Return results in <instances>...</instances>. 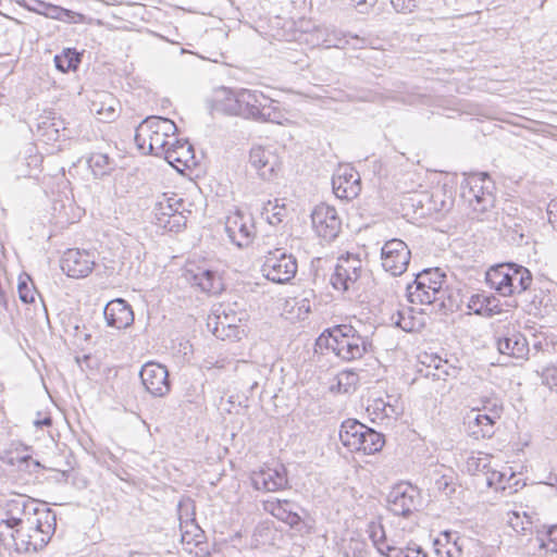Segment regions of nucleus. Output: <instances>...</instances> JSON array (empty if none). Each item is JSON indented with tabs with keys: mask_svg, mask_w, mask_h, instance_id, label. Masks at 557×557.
<instances>
[{
	"mask_svg": "<svg viewBox=\"0 0 557 557\" xmlns=\"http://www.w3.org/2000/svg\"><path fill=\"white\" fill-rule=\"evenodd\" d=\"M272 103L273 100L258 90L221 88L214 92L210 110L212 114L238 115L273 122L277 117V111Z\"/></svg>",
	"mask_w": 557,
	"mask_h": 557,
	"instance_id": "1",
	"label": "nucleus"
},
{
	"mask_svg": "<svg viewBox=\"0 0 557 557\" xmlns=\"http://www.w3.org/2000/svg\"><path fill=\"white\" fill-rule=\"evenodd\" d=\"M317 346L332 350L343 361H354L373 351L372 342L362 336L352 325L339 324L325 330L318 338Z\"/></svg>",
	"mask_w": 557,
	"mask_h": 557,
	"instance_id": "2",
	"label": "nucleus"
},
{
	"mask_svg": "<svg viewBox=\"0 0 557 557\" xmlns=\"http://www.w3.org/2000/svg\"><path fill=\"white\" fill-rule=\"evenodd\" d=\"M445 282L446 274L440 268L425 269L407 285L408 300L412 304L437 305L442 309L445 307L447 296Z\"/></svg>",
	"mask_w": 557,
	"mask_h": 557,
	"instance_id": "3",
	"label": "nucleus"
},
{
	"mask_svg": "<svg viewBox=\"0 0 557 557\" xmlns=\"http://www.w3.org/2000/svg\"><path fill=\"white\" fill-rule=\"evenodd\" d=\"M9 515L2 522L12 532L20 528L33 529L34 525L35 535L42 533L49 535L53 531L50 520L54 522L55 516L52 515L50 509H39L32 500L12 502Z\"/></svg>",
	"mask_w": 557,
	"mask_h": 557,
	"instance_id": "4",
	"label": "nucleus"
},
{
	"mask_svg": "<svg viewBox=\"0 0 557 557\" xmlns=\"http://www.w3.org/2000/svg\"><path fill=\"white\" fill-rule=\"evenodd\" d=\"M487 284L504 297L520 295L532 284L529 269L516 263L498 264L486 273Z\"/></svg>",
	"mask_w": 557,
	"mask_h": 557,
	"instance_id": "5",
	"label": "nucleus"
},
{
	"mask_svg": "<svg viewBox=\"0 0 557 557\" xmlns=\"http://www.w3.org/2000/svg\"><path fill=\"white\" fill-rule=\"evenodd\" d=\"M494 189L492 176H465L460 184V196L471 207L472 219H485L484 214L494 207Z\"/></svg>",
	"mask_w": 557,
	"mask_h": 557,
	"instance_id": "6",
	"label": "nucleus"
},
{
	"mask_svg": "<svg viewBox=\"0 0 557 557\" xmlns=\"http://www.w3.org/2000/svg\"><path fill=\"white\" fill-rule=\"evenodd\" d=\"M339 440L350 451H361L366 455L380 451L385 443L383 434L351 419L342 423Z\"/></svg>",
	"mask_w": 557,
	"mask_h": 557,
	"instance_id": "7",
	"label": "nucleus"
},
{
	"mask_svg": "<svg viewBox=\"0 0 557 557\" xmlns=\"http://www.w3.org/2000/svg\"><path fill=\"white\" fill-rule=\"evenodd\" d=\"M298 270L297 259L282 248L269 251L262 264L263 275L271 282L285 284L290 282Z\"/></svg>",
	"mask_w": 557,
	"mask_h": 557,
	"instance_id": "8",
	"label": "nucleus"
},
{
	"mask_svg": "<svg viewBox=\"0 0 557 557\" xmlns=\"http://www.w3.org/2000/svg\"><path fill=\"white\" fill-rule=\"evenodd\" d=\"M363 273L361 259L352 253L342 255L335 264L331 284L336 290L348 292L358 289V282Z\"/></svg>",
	"mask_w": 557,
	"mask_h": 557,
	"instance_id": "9",
	"label": "nucleus"
},
{
	"mask_svg": "<svg viewBox=\"0 0 557 557\" xmlns=\"http://www.w3.org/2000/svg\"><path fill=\"white\" fill-rule=\"evenodd\" d=\"M410 258L407 244L398 238L387 240L381 249L382 267L393 276L401 275L407 270Z\"/></svg>",
	"mask_w": 557,
	"mask_h": 557,
	"instance_id": "10",
	"label": "nucleus"
},
{
	"mask_svg": "<svg viewBox=\"0 0 557 557\" xmlns=\"http://www.w3.org/2000/svg\"><path fill=\"white\" fill-rule=\"evenodd\" d=\"M224 230L231 243L239 248L247 247L255 237L252 216L240 210H235L226 216Z\"/></svg>",
	"mask_w": 557,
	"mask_h": 557,
	"instance_id": "11",
	"label": "nucleus"
},
{
	"mask_svg": "<svg viewBox=\"0 0 557 557\" xmlns=\"http://www.w3.org/2000/svg\"><path fill=\"white\" fill-rule=\"evenodd\" d=\"M421 503L417 487L409 483H400L392 488L387 496L388 509L396 516L408 517Z\"/></svg>",
	"mask_w": 557,
	"mask_h": 557,
	"instance_id": "12",
	"label": "nucleus"
},
{
	"mask_svg": "<svg viewBox=\"0 0 557 557\" xmlns=\"http://www.w3.org/2000/svg\"><path fill=\"white\" fill-rule=\"evenodd\" d=\"M311 222L318 236L327 242L334 240L342 228V220L336 209L326 203L315 206L311 213Z\"/></svg>",
	"mask_w": 557,
	"mask_h": 557,
	"instance_id": "13",
	"label": "nucleus"
},
{
	"mask_svg": "<svg viewBox=\"0 0 557 557\" xmlns=\"http://www.w3.org/2000/svg\"><path fill=\"white\" fill-rule=\"evenodd\" d=\"M95 256L87 250L67 249L61 260L62 271L70 277L81 278L91 273L95 267Z\"/></svg>",
	"mask_w": 557,
	"mask_h": 557,
	"instance_id": "14",
	"label": "nucleus"
},
{
	"mask_svg": "<svg viewBox=\"0 0 557 557\" xmlns=\"http://www.w3.org/2000/svg\"><path fill=\"white\" fill-rule=\"evenodd\" d=\"M139 375L147 392L152 396L163 397L170 392L171 385L166 367L157 362H147L143 366Z\"/></svg>",
	"mask_w": 557,
	"mask_h": 557,
	"instance_id": "15",
	"label": "nucleus"
},
{
	"mask_svg": "<svg viewBox=\"0 0 557 557\" xmlns=\"http://www.w3.org/2000/svg\"><path fill=\"white\" fill-rule=\"evenodd\" d=\"M135 143L140 151L154 156L165 153V147L169 145L168 138L159 132L157 133L144 121L136 128Z\"/></svg>",
	"mask_w": 557,
	"mask_h": 557,
	"instance_id": "16",
	"label": "nucleus"
},
{
	"mask_svg": "<svg viewBox=\"0 0 557 557\" xmlns=\"http://www.w3.org/2000/svg\"><path fill=\"white\" fill-rule=\"evenodd\" d=\"M107 324L111 327L122 330L134 323L132 307L122 298L109 301L103 310Z\"/></svg>",
	"mask_w": 557,
	"mask_h": 557,
	"instance_id": "17",
	"label": "nucleus"
},
{
	"mask_svg": "<svg viewBox=\"0 0 557 557\" xmlns=\"http://www.w3.org/2000/svg\"><path fill=\"white\" fill-rule=\"evenodd\" d=\"M252 486L258 491L275 492L287 484V478L284 469H260L253 471L250 475Z\"/></svg>",
	"mask_w": 557,
	"mask_h": 557,
	"instance_id": "18",
	"label": "nucleus"
},
{
	"mask_svg": "<svg viewBox=\"0 0 557 557\" xmlns=\"http://www.w3.org/2000/svg\"><path fill=\"white\" fill-rule=\"evenodd\" d=\"M497 411L492 417L482 413L479 409H472L468 416V434L475 440L491 438L495 433Z\"/></svg>",
	"mask_w": 557,
	"mask_h": 557,
	"instance_id": "19",
	"label": "nucleus"
},
{
	"mask_svg": "<svg viewBox=\"0 0 557 557\" xmlns=\"http://www.w3.org/2000/svg\"><path fill=\"white\" fill-rule=\"evenodd\" d=\"M497 349L502 355L516 359L527 358L530 349L527 338L523 334L516 331L507 333L497 339Z\"/></svg>",
	"mask_w": 557,
	"mask_h": 557,
	"instance_id": "20",
	"label": "nucleus"
},
{
	"mask_svg": "<svg viewBox=\"0 0 557 557\" xmlns=\"http://www.w3.org/2000/svg\"><path fill=\"white\" fill-rule=\"evenodd\" d=\"M33 528H35V525ZM10 536L17 552H36L44 547L50 539V534L46 535L42 533L35 535L34 529L27 528L16 529L15 532H11Z\"/></svg>",
	"mask_w": 557,
	"mask_h": 557,
	"instance_id": "21",
	"label": "nucleus"
},
{
	"mask_svg": "<svg viewBox=\"0 0 557 557\" xmlns=\"http://www.w3.org/2000/svg\"><path fill=\"white\" fill-rule=\"evenodd\" d=\"M249 163L251 166L261 171L260 174H273L280 170V161L275 153L261 146H256L250 149Z\"/></svg>",
	"mask_w": 557,
	"mask_h": 557,
	"instance_id": "22",
	"label": "nucleus"
},
{
	"mask_svg": "<svg viewBox=\"0 0 557 557\" xmlns=\"http://www.w3.org/2000/svg\"><path fill=\"white\" fill-rule=\"evenodd\" d=\"M334 195L342 200H352L361 191V176H332Z\"/></svg>",
	"mask_w": 557,
	"mask_h": 557,
	"instance_id": "23",
	"label": "nucleus"
},
{
	"mask_svg": "<svg viewBox=\"0 0 557 557\" xmlns=\"http://www.w3.org/2000/svg\"><path fill=\"white\" fill-rule=\"evenodd\" d=\"M469 309L475 314L483 317H494L499 314L503 310L499 300L494 296H486L483 294H475L470 297Z\"/></svg>",
	"mask_w": 557,
	"mask_h": 557,
	"instance_id": "24",
	"label": "nucleus"
},
{
	"mask_svg": "<svg viewBox=\"0 0 557 557\" xmlns=\"http://www.w3.org/2000/svg\"><path fill=\"white\" fill-rule=\"evenodd\" d=\"M100 98L91 102V111H95L103 122L113 121L117 116L119 101L110 94H103Z\"/></svg>",
	"mask_w": 557,
	"mask_h": 557,
	"instance_id": "25",
	"label": "nucleus"
},
{
	"mask_svg": "<svg viewBox=\"0 0 557 557\" xmlns=\"http://www.w3.org/2000/svg\"><path fill=\"white\" fill-rule=\"evenodd\" d=\"M367 533L381 555L388 556L395 547L387 541L384 527L380 521H370Z\"/></svg>",
	"mask_w": 557,
	"mask_h": 557,
	"instance_id": "26",
	"label": "nucleus"
},
{
	"mask_svg": "<svg viewBox=\"0 0 557 557\" xmlns=\"http://www.w3.org/2000/svg\"><path fill=\"white\" fill-rule=\"evenodd\" d=\"M193 284L200 287L202 292L216 294L222 289L220 276L210 270H199L193 275Z\"/></svg>",
	"mask_w": 557,
	"mask_h": 557,
	"instance_id": "27",
	"label": "nucleus"
},
{
	"mask_svg": "<svg viewBox=\"0 0 557 557\" xmlns=\"http://www.w3.org/2000/svg\"><path fill=\"white\" fill-rule=\"evenodd\" d=\"M81 61V53L71 48H66L61 54L54 55L55 67L62 73L75 71L78 67Z\"/></svg>",
	"mask_w": 557,
	"mask_h": 557,
	"instance_id": "28",
	"label": "nucleus"
},
{
	"mask_svg": "<svg viewBox=\"0 0 557 557\" xmlns=\"http://www.w3.org/2000/svg\"><path fill=\"white\" fill-rule=\"evenodd\" d=\"M87 164L92 174H110L115 171V162L108 154L101 152L91 153Z\"/></svg>",
	"mask_w": 557,
	"mask_h": 557,
	"instance_id": "29",
	"label": "nucleus"
},
{
	"mask_svg": "<svg viewBox=\"0 0 557 557\" xmlns=\"http://www.w3.org/2000/svg\"><path fill=\"white\" fill-rule=\"evenodd\" d=\"M272 515L292 528L297 527L301 522L300 516L290 509L288 500H278L273 505Z\"/></svg>",
	"mask_w": 557,
	"mask_h": 557,
	"instance_id": "30",
	"label": "nucleus"
},
{
	"mask_svg": "<svg viewBox=\"0 0 557 557\" xmlns=\"http://www.w3.org/2000/svg\"><path fill=\"white\" fill-rule=\"evenodd\" d=\"M180 529L182 532V542H186L188 544L194 543L195 545L201 543L203 531L196 523V520H184V516H182Z\"/></svg>",
	"mask_w": 557,
	"mask_h": 557,
	"instance_id": "31",
	"label": "nucleus"
},
{
	"mask_svg": "<svg viewBox=\"0 0 557 557\" xmlns=\"http://www.w3.org/2000/svg\"><path fill=\"white\" fill-rule=\"evenodd\" d=\"M193 152V147L188 143H178L176 145H172V148L165 150L164 160L169 164H173L174 162L183 163L185 166L188 162V157Z\"/></svg>",
	"mask_w": 557,
	"mask_h": 557,
	"instance_id": "32",
	"label": "nucleus"
},
{
	"mask_svg": "<svg viewBox=\"0 0 557 557\" xmlns=\"http://www.w3.org/2000/svg\"><path fill=\"white\" fill-rule=\"evenodd\" d=\"M213 327L212 332L216 338H220L222 341L225 339H239L240 333L243 330H240V326L238 324H228V322L224 320H213Z\"/></svg>",
	"mask_w": 557,
	"mask_h": 557,
	"instance_id": "33",
	"label": "nucleus"
},
{
	"mask_svg": "<svg viewBox=\"0 0 557 557\" xmlns=\"http://www.w3.org/2000/svg\"><path fill=\"white\" fill-rule=\"evenodd\" d=\"M486 484L490 487H495L496 490H506L507 487L517 485L518 481L512 472L507 476L506 472L493 470L486 473Z\"/></svg>",
	"mask_w": 557,
	"mask_h": 557,
	"instance_id": "34",
	"label": "nucleus"
},
{
	"mask_svg": "<svg viewBox=\"0 0 557 557\" xmlns=\"http://www.w3.org/2000/svg\"><path fill=\"white\" fill-rule=\"evenodd\" d=\"M391 322L405 332H413L419 322L411 315V309H403L391 315Z\"/></svg>",
	"mask_w": 557,
	"mask_h": 557,
	"instance_id": "35",
	"label": "nucleus"
},
{
	"mask_svg": "<svg viewBox=\"0 0 557 557\" xmlns=\"http://www.w3.org/2000/svg\"><path fill=\"white\" fill-rule=\"evenodd\" d=\"M539 547L545 553H557V525H549L543 532H537Z\"/></svg>",
	"mask_w": 557,
	"mask_h": 557,
	"instance_id": "36",
	"label": "nucleus"
},
{
	"mask_svg": "<svg viewBox=\"0 0 557 557\" xmlns=\"http://www.w3.org/2000/svg\"><path fill=\"white\" fill-rule=\"evenodd\" d=\"M146 124H148L151 128H153L157 133L159 132L165 138L171 135H174L176 132V125L173 121L166 117L161 116H148L144 120Z\"/></svg>",
	"mask_w": 557,
	"mask_h": 557,
	"instance_id": "37",
	"label": "nucleus"
},
{
	"mask_svg": "<svg viewBox=\"0 0 557 557\" xmlns=\"http://www.w3.org/2000/svg\"><path fill=\"white\" fill-rule=\"evenodd\" d=\"M262 214L267 215V220L271 225H277L286 216V207L284 203L280 205L278 199H275L274 202L269 200L263 207Z\"/></svg>",
	"mask_w": 557,
	"mask_h": 557,
	"instance_id": "38",
	"label": "nucleus"
},
{
	"mask_svg": "<svg viewBox=\"0 0 557 557\" xmlns=\"http://www.w3.org/2000/svg\"><path fill=\"white\" fill-rule=\"evenodd\" d=\"M503 225L508 233H511V239L513 242L523 239L525 222L522 219L507 214L503 218Z\"/></svg>",
	"mask_w": 557,
	"mask_h": 557,
	"instance_id": "39",
	"label": "nucleus"
},
{
	"mask_svg": "<svg viewBox=\"0 0 557 557\" xmlns=\"http://www.w3.org/2000/svg\"><path fill=\"white\" fill-rule=\"evenodd\" d=\"M447 539V543L441 545L438 542L436 543L438 547L436 548L437 554L441 557H462V544L458 542L459 537H456L454 542H450L451 534H445Z\"/></svg>",
	"mask_w": 557,
	"mask_h": 557,
	"instance_id": "40",
	"label": "nucleus"
},
{
	"mask_svg": "<svg viewBox=\"0 0 557 557\" xmlns=\"http://www.w3.org/2000/svg\"><path fill=\"white\" fill-rule=\"evenodd\" d=\"M17 292L20 299L25 304L34 302L35 300V287L28 275L20 276Z\"/></svg>",
	"mask_w": 557,
	"mask_h": 557,
	"instance_id": "41",
	"label": "nucleus"
},
{
	"mask_svg": "<svg viewBox=\"0 0 557 557\" xmlns=\"http://www.w3.org/2000/svg\"><path fill=\"white\" fill-rule=\"evenodd\" d=\"M337 379L338 389L344 393H348L350 388L355 389L359 382L358 374L354 371H342Z\"/></svg>",
	"mask_w": 557,
	"mask_h": 557,
	"instance_id": "42",
	"label": "nucleus"
},
{
	"mask_svg": "<svg viewBox=\"0 0 557 557\" xmlns=\"http://www.w3.org/2000/svg\"><path fill=\"white\" fill-rule=\"evenodd\" d=\"M164 222V230L169 232H180L186 226V216L182 212L177 211L172 214L171 220H166Z\"/></svg>",
	"mask_w": 557,
	"mask_h": 557,
	"instance_id": "43",
	"label": "nucleus"
},
{
	"mask_svg": "<svg viewBox=\"0 0 557 557\" xmlns=\"http://www.w3.org/2000/svg\"><path fill=\"white\" fill-rule=\"evenodd\" d=\"M441 362L442 360L438 359V363H434L433 368L431 364H429L426 367L424 376H432L433 380H445L446 375H448L447 370L444 368L447 364V361H445L444 364H441Z\"/></svg>",
	"mask_w": 557,
	"mask_h": 557,
	"instance_id": "44",
	"label": "nucleus"
},
{
	"mask_svg": "<svg viewBox=\"0 0 557 557\" xmlns=\"http://www.w3.org/2000/svg\"><path fill=\"white\" fill-rule=\"evenodd\" d=\"M422 0H391L392 5L397 12H412Z\"/></svg>",
	"mask_w": 557,
	"mask_h": 557,
	"instance_id": "45",
	"label": "nucleus"
},
{
	"mask_svg": "<svg viewBox=\"0 0 557 557\" xmlns=\"http://www.w3.org/2000/svg\"><path fill=\"white\" fill-rule=\"evenodd\" d=\"M435 487L437 491L443 492L445 495H450L455 492V486L453 484L451 478L447 475H442L435 481Z\"/></svg>",
	"mask_w": 557,
	"mask_h": 557,
	"instance_id": "46",
	"label": "nucleus"
},
{
	"mask_svg": "<svg viewBox=\"0 0 557 557\" xmlns=\"http://www.w3.org/2000/svg\"><path fill=\"white\" fill-rule=\"evenodd\" d=\"M243 313H239L237 314L234 310L232 309H224L221 313H218L214 318V320H226L228 322V324H238L239 322H242L243 320Z\"/></svg>",
	"mask_w": 557,
	"mask_h": 557,
	"instance_id": "47",
	"label": "nucleus"
},
{
	"mask_svg": "<svg viewBox=\"0 0 557 557\" xmlns=\"http://www.w3.org/2000/svg\"><path fill=\"white\" fill-rule=\"evenodd\" d=\"M62 127V136L63 137H69L70 136V133H66L67 132V128L64 126V122L62 119H55L53 117L52 119V123L50 124L49 126V135H50V138L55 135V138L54 139H58L59 138V133H60V129Z\"/></svg>",
	"mask_w": 557,
	"mask_h": 557,
	"instance_id": "48",
	"label": "nucleus"
},
{
	"mask_svg": "<svg viewBox=\"0 0 557 557\" xmlns=\"http://www.w3.org/2000/svg\"><path fill=\"white\" fill-rule=\"evenodd\" d=\"M184 516V520H196L195 519V512H194V505L191 502H184L180 503L178 505V519L181 520V517Z\"/></svg>",
	"mask_w": 557,
	"mask_h": 557,
	"instance_id": "49",
	"label": "nucleus"
},
{
	"mask_svg": "<svg viewBox=\"0 0 557 557\" xmlns=\"http://www.w3.org/2000/svg\"><path fill=\"white\" fill-rule=\"evenodd\" d=\"M483 413H486L487 417H492L495 411H497V420L500 419L503 413V405L498 403L497 400H487L486 404L483 406Z\"/></svg>",
	"mask_w": 557,
	"mask_h": 557,
	"instance_id": "50",
	"label": "nucleus"
},
{
	"mask_svg": "<svg viewBox=\"0 0 557 557\" xmlns=\"http://www.w3.org/2000/svg\"><path fill=\"white\" fill-rule=\"evenodd\" d=\"M351 5L361 14H368L373 8L375 0H350Z\"/></svg>",
	"mask_w": 557,
	"mask_h": 557,
	"instance_id": "51",
	"label": "nucleus"
},
{
	"mask_svg": "<svg viewBox=\"0 0 557 557\" xmlns=\"http://www.w3.org/2000/svg\"><path fill=\"white\" fill-rule=\"evenodd\" d=\"M269 532V529L265 527H257L253 531V534L251 536L250 546L251 547H258L260 545V541L258 537H263V535H267Z\"/></svg>",
	"mask_w": 557,
	"mask_h": 557,
	"instance_id": "52",
	"label": "nucleus"
},
{
	"mask_svg": "<svg viewBox=\"0 0 557 557\" xmlns=\"http://www.w3.org/2000/svg\"><path fill=\"white\" fill-rule=\"evenodd\" d=\"M548 221L557 231V201H552L547 207Z\"/></svg>",
	"mask_w": 557,
	"mask_h": 557,
	"instance_id": "53",
	"label": "nucleus"
},
{
	"mask_svg": "<svg viewBox=\"0 0 557 557\" xmlns=\"http://www.w3.org/2000/svg\"><path fill=\"white\" fill-rule=\"evenodd\" d=\"M171 199H165L164 201H159L154 208V211H162L166 215L168 213H176L178 210L173 208L170 202Z\"/></svg>",
	"mask_w": 557,
	"mask_h": 557,
	"instance_id": "54",
	"label": "nucleus"
},
{
	"mask_svg": "<svg viewBox=\"0 0 557 557\" xmlns=\"http://www.w3.org/2000/svg\"><path fill=\"white\" fill-rule=\"evenodd\" d=\"M396 557H428L420 548L399 549Z\"/></svg>",
	"mask_w": 557,
	"mask_h": 557,
	"instance_id": "55",
	"label": "nucleus"
},
{
	"mask_svg": "<svg viewBox=\"0 0 557 557\" xmlns=\"http://www.w3.org/2000/svg\"><path fill=\"white\" fill-rule=\"evenodd\" d=\"M386 401L382 398L374 399L373 403L368 407L372 409V412L379 417H382Z\"/></svg>",
	"mask_w": 557,
	"mask_h": 557,
	"instance_id": "56",
	"label": "nucleus"
},
{
	"mask_svg": "<svg viewBox=\"0 0 557 557\" xmlns=\"http://www.w3.org/2000/svg\"><path fill=\"white\" fill-rule=\"evenodd\" d=\"M172 214H173V213H168V214L165 215V214H164V212H162V211H154L156 224H157L159 227L164 228V223H165L164 221H166V220H171Z\"/></svg>",
	"mask_w": 557,
	"mask_h": 557,
	"instance_id": "57",
	"label": "nucleus"
},
{
	"mask_svg": "<svg viewBox=\"0 0 557 557\" xmlns=\"http://www.w3.org/2000/svg\"><path fill=\"white\" fill-rule=\"evenodd\" d=\"M397 414H398V412H397L396 407L394 405L389 404L388 401H386L385 408H384V411H383L381 418H393Z\"/></svg>",
	"mask_w": 557,
	"mask_h": 557,
	"instance_id": "58",
	"label": "nucleus"
},
{
	"mask_svg": "<svg viewBox=\"0 0 557 557\" xmlns=\"http://www.w3.org/2000/svg\"><path fill=\"white\" fill-rule=\"evenodd\" d=\"M126 557H159L157 553L128 552Z\"/></svg>",
	"mask_w": 557,
	"mask_h": 557,
	"instance_id": "59",
	"label": "nucleus"
},
{
	"mask_svg": "<svg viewBox=\"0 0 557 557\" xmlns=\"http://www.w3.org/2000/svg\"><path fill=\"white\" fill-rule=\"evenodd\" d=\"M34 423L37 428L50 426L52 424V419L50 417H45L44 419L36 420Z\"/></svg>",
	"mask_w": 557,
	"mask_h": 557,
	"instance_id": "60",
	"label": "nucleus"
},
{
	"mask_svg": "<svg viewBox=\"0 0 557 557\" xmlns=\"http://www.w3.org/2000/svg\"><path fill=\"white\" fill-rule=\"evenodd\" d=\"M243 537V534L242 532H236L235 534L231 535L230 536V543L233 545V546H236L238 544V542L240 541V539Z\"/></svg>",
	"mask_w": 557,
	"mask_h": 557,
	"instance_id": "61",
	"label": "nucleus"
},
{
	"mask_svg": "<svg viewBox=\"0 0 557 557\" xmlns=\"http://www.w3.org/2000/svg\"><path fill=\"white\" fill-rule=\"evenodd\" d=\"M350 39L355 40L356 42L352 45L354 48H357V47H362L364 44H366V39L364 38H360L359 36L355 35V36H349Z\"/></svg>",
	"mask_w": 557,
	"mask_h": 557,
	"instance_id": "62",
	"label": "nucleus"
},
{
	"mask_svg": "<svg viewBox=\"0 0 557 557\" xmlns=\"http://www.w3.org/2000/svg\"><path fill=\"white\" fill-rule=\"evenodd\" d=\"M346 45V44H350L349 39H346V36L344 37V39H338V42L335 44V47H339L341 45Z\"/></svg>",
	"mask_w": 557,
	"mask_h": 557,
	"instance_id": "63",
	"label": "nucleus"
},
{
	"mask_svg": "<svg viewBox=\"0 0 557 557\" xmlns=\"http://www.w3.org/2000/svg\"><path fill=\"white\" fill-rule=\"evenodd\" d=\"M20 460H21V462H26V463H28L29 461H33L30 456H24Z\"/></svg>",
	"mask_w": 557,
	"mask_h": 557,
	"instance_id": "64",
	"label": "nucleus"
}]
</instances>
